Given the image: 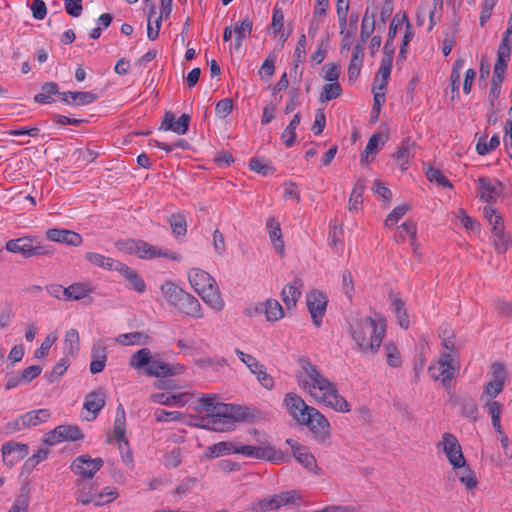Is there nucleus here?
<instances>
[{
	"label": "nucleus",
	"mask_w": 512,
	"mask_h": 512,
	"mask_svg": "<svg viewBox=\"0 0 512 512\" xmlns=\"http://www.w3.org/2000/svg\"><path fill=\"white\" fill-rule=\"evenodd\" d=\"M85 258L90 263H92L98 267L106 268L109 270H117L118 271V269L121 267V262L116 261L109 257H105L98 253H91V252L87 253Z\"/></svg>",
	"instance_id": "nucleus-34"
},
{
	"label": "nucleus",
	"mask_w": 512,
	"mask_h": 512,
	"mask_svg": "<svg viewBox=\"0 0 512 512\" xmlns=\"http://www.w3.org/2000/svg\"><path fill=\"white\" fill-rule=\"evenodd\" d=\"M437 448L441 449L446 455L448 462L454 470L465 465V457L461 445L456 436L451 433H444L442 440L437 443Z\"/></svg>",
	"instance_id": "nucleus-4"
},
{
	"label": "nucleus",
	"mask_w": 512,
	"mask_h": 512,
	"mask_svg": "<svg viewBox=\"0 0 512 512\" xmlns=\"http://www.w3.org/2000/svg\"><path fill=\"white\" fill-rule=\"evenodd\" d=\"M181 296L182 298H180V302L175 308L187 316L193 318H202L203 314L201 312V304L198 299L188 292L181 294Z\"/></svg>",
	"instance_id": "nucleus-20"
},
{
	"label": "nucleus",
	"mask_w": 512,
	"mask_h": 512,
	"mask_svg": "<svg viewBox=\"0 0 512 512\" xmlns=\"http://www.w3.org/2000/svg\"><path fill=\"white\" fill-rule=\"evenodd\" d=\"M387 364L391 367L401 366V355L396 345L392 342L386 343L384 346Z\"/></svg>",
	"instance_id": "nucleus-49"
},
{
	"label": "nucleus",
	"mask_w": 512,
	"mask_h": 512,
	"mask_svg": "<svg viewBox=\"0 0 512 512\" xmlns=\"http://www.w3.org/2000/svg\"><path fill=\"white\" fill-rule=\"evenodd\" d=\"M426 177L430 182H436L442 187L452 188V183L447 179L443 173L437 168H429L426 171Z\"/></svg>",
	"instance_id": "nucleus-51"
},
{
	"label": "nucleus",
	"mask_w": 512,
	"mask_h": 512,
	"mask_svg": "<svg viewBox=\"0 0 512 512\" xmlns=\"http://www.w3.org/2000/svg\"><path fill=\"white\" fill-rule=\"evenodd\" d=\"M279 508L280 506L276 495L264 498L253 506V509L256 512H267L269 510H277Z\"/></svg>",
	"instance_id": "nucleus-54"
},
{
	"label": "nucleus",
	"mask_w": 512,
	"mask_h": 512,
	"mask_svg": "<svg viewBox=\"0 0 512 512\" xmlns=\"http://www.w3.org/2000/svg\"><path fill=\"white\" fill-rule=\"evenodd\" d=\"M416 143L410 138H406L402 141L398 150L392 155V157L398 161L399 167L402 171L407 169L409 159L415 154Z\"/></svg>",
	"instance_id": "nucleus-24"
},
{
	"label": "nucleus",
	"mask_w": 512,
	"mask_h": 512,
	"mask_svg": "<svg viewBox=\"0 0 512 512\" xmlns=\"http://www.w3.org/2000/svg\"><path fill=\"white\" fill-rule=\"evenodd\" d=\"M301 425H307L314 434V438L320 442L326 441L331 433L329 421L314 407H310V411L306 413Z\"/></svg>",
	"instance_id": "nucleus-6"
},
{
	"label": "nucleus",
	"mask_w": 512,
	"mask_h": 512,
	"mask_svg": "<svg viewBox=\"0 0 512 512\" xmlns=\"http://www.w3.org/2000/svg\"><path fill=\"white\" fill-rule=\"evenodd\" d=\"M303 282L299 278H295L291 283L287 284L281 291V298L287 309H292L296 306L297 301L301 296V289Z\"/></svg>",
	"instance_id": "nucleus-21"
},
{
	"label": "nucleus",
	"mask_w": 512,
	"mask_h": 512,
	"mask_svg": "<svg viewBox=\"0 0 512 512\" xmlns=\"http://www.w3.org/2000/svg\"><path fill=\"white\" fill-rule=\"evenodd\" d=\"M266 227L269 232V237L272 242L273 247L281 256L284 255V241L282 239V231L280 227V223L274 219L269 218L266 224Z\"/></svg>",
	"instance_id": "nucleus-28"
},
{
	"label": "nucleus",
	"mask_w": 512,
	"mask_h": 512,
	"mask_svg": "<svg viewBox=\"0 0 512 512\" xmlns=\"http://www.w3.org/2000/svg\"><path fill=\"white\" fill-rule=\"evenodd\" d=\"M49 240L59 243H65L71 246H79L82 243L80 234L66 229L51 228L46 231Z\"/></svg>",
	"instance_id": "nucleus-18"
},
{
	"label": "nucleus",
	"mask_w": 512,
	"mask_h": 512,
	"mask_svg": "<svg viewBox=\"0 0 512 512\" xmlns=\"http://www.w3.org/2000/svg\"><path fill=\"white\" fill-rule=\"evenodd\" d=\"M327 303V296L320 290H312L306 295V305L311 314L312 322L316 327H319L322 323Z\"/></svg>",
	"instance_id": "nucleus-9"
},
{
	"label": "nucleus",
	"mask_w": 512,
	"mask_h": 512,
	"mask_svg": "<svg viewBox=\"0 0 512 512\" xmlns=\"http://www.w3.org/2000/svg\"><path fill=\"white\" fill-rule=\"evenodd\" d=\"M310 395L317 401L325 403L327 406L333 408L336 411H350V405L342 396L338 394L336 386L333 387V391H328L323 395H318L317 392L310 390Z\"/></svg>",
	"instance_id": "nucleus-16"
},
{
	"label": "nucleus",
	"mask_w": 512,
	"mask_h": 512,
	"mask_svg": "<svg viewBox=\"0 0 512 512\" xmlns=\"http://www.w3.org/2000/svg\"><path fill=\"white\" fill-rule=\"evenodd\" d=\"M299 363L301 368L306 373L307 377L311 381V385L309 391L312 390L317 392L318 395H323L328 391H333V387L335 386L332 382H330L326 377H324L308 359L301 358L299 359Z\"/></svg>",
	"instance_id": "nucleus-8"
},
{
	"label": "nucleus",
	"mask_w": 512,
	"mask_h": 512,
	"mask_svg": "<svg viewBox=\"0 0 512 512\" xmlns=\"http://www.w3.org/2000/svg\"><path fill=\"white\" fill-rule=\"evenodd\" d=\"M145 247L139 246V251L135 253V255L139 256L142 259H151L154 257H166L170 258L174 261L180 260V256L175 253H169L167 251H161L157 247L152 246L144 241Z\"/></svg>",
	"instance_id": "nucleus-30"
},
{
	"label": "nucleus",
	"mask_w": 512,
	"mask_h": 512,
	"mask_svg": "<svg viewBox=\"0 0 512 512\" xmlns=\"http://www.w3.org/2000/svg\"><path fill=\"white\" fill-rule=\"evenodd\" d=\"M126 417L125 410L122 404H119L116 411V417L114 420L113 436L118 442L119 448L122 450V445L129 446L128 439L126 438Z\"/></svg>",
	"instance_id": "nucleus-23"
},
{
	"label": "nucleus",
	"mask_w": 512,
	"mask_h": 512,
	"mask_svg": "<svg viewBox=\"0 0 512 512\" xmlns=\"http://www.w3.org/2000/svg\"><path fill=\"white\" fill-rule=\"evenodd\" d=\"M105 404L106 396L102 390L98 389L88 393L85 397L83 407L92 414V417L86 418V420H94L99 412L103 409Z\"/></svg>",
	"instance_id": "nucleus-19"
},
{
	"label": "nucleus",
	"mask_w": 512,
	"mask_h": 512,
	"mask_svg": "<svg viewBox=\"0 0 512 512\" xmlns=\"http://www.w3.org/2000/svg\"><path fill=\"white\" fill-rule=\"evenodd\" d=\"M62 100L68 105H88L97 99V95L91 92L84 91H68L61 93Z\"/></svg>",
	"instance_id": "nucleus-27"
},
{
	"label": "nucleus",
	"mask_w": 512,
	"mask_h": 512,
	"mask_svg": "<svg viewBox=\"0 0 512 512\" xmlns=\"http://www.w3.org/2000/svg\"><path fill=\"white\" fill-rule=\"evenodd\" d=\"M464 65V59L458 58L452 68L450 75V83L452 92L459 93L461 69Z\"/></svg>",
	"instance_id": "nucleus-50"
},
{
	"label": "nucleus",
	"mask_w": 512,
	"mask_h": 512,
	"mask_svg": "<svg viewBox=\"0 0 512 512\" xmlns=\"http://www.w3.org/2000/svg\"><path fill=\"white\" fill-rule=\"evenodd\" d=\"M103 464L102 458H91L90 455L85 454L75 458L70 468L76 475L90 479L101 469Z\"/></svg>",
	"instance_id": "nucleus-11"
},
{
	"label": "nucleus",
	"mask_w": 512,
	"mask_h": 512,
	"mask_svg": "<svg viewBox=\"0 0 512 512\" xmlns=\"http://www.w3.org/2000/svg\"><path fill=\"white\" fill-rule=\"evenodd\" d=\"M184 366L181 364H168L166 362L152 359L149 366L146 367V374L154 377H166L181 374Z\"/></svg>",
	"instance_id": "nucleus-17"
},
{
	"label": "nucleus",
	"mask_w": 512,
	"mask_h": 512,
	"mask_svg": "<svg viewBox=\"0 0 512 512\" xmlns=\"http://www.w3.org/2000/svg\"><path fill=\"white\" fill-rule=\"evenodd\" d=\"M148 339V335L143 332H131L120 335L118 342L123 345H140L146 343Z\"/></svg>",
	"instance_id": "nucleus-48"
},
{
	"label": "nucleus",
	"mask_w": 512,
	"mask_h": 512,
	"mask_svg": "<svg viewBox=\"0 0 512 512\" xmlns=\"http://www.w3.org/2000/svg\"><path fill=\"white\" fill-rule=\"evenodd\" d=\"M410 209V206L408 204H402L397 207H395L386 217L385 219V225L390 226L394 223L398 222L399 219L404 216V214Z\"/></svg>",
	"instance_id": "nucleus-60"
},
{
	"label": "nucleus",
	"mask_w": 512,
	"mask_h": 512,
	"mask_svg": "<svg viewBox=\"0 0 512 512\" xmlns=\"http://www.w3.org/2000/svg\"><path fill=\"white\" fill-rule=\"evenodd\" d=\"M198 295L202 298V300L212 307L215 310H221L224 307V301L221 297V293L217 286L216 281L211 283V285L204 288L203 291H200Z\"/></svg>",
	"instance_id": "nucleus-25"
},
{
	"label": "nucleus",
	"mask_w": 512,
	"mask_h": 512,
	"mask_svg": "<svg viewBox=\"0 0 512 512\" xmlns=\"http://www.w3.org/2000/svg\"><path fill=\"white\" fill-rule=\"evenodd\" d=\"M69 366V362L65 358H61L53 367L52 371L46 374V378L49 383L55 382L60 376H62Z\"/></svg>",
	"instance_id": "nucleus-56"
},
{
	"label": "nucleus",
	"mask_w": 512,
	"mask_h": 512,
	"mask_svg": "<svg viewBox=\"0 0 512 512\" xmlns=\"http://www.w3.org/2000/svg\"><path fill=\"white\" fill-rule=\"evenodd\" d=\"M365 187V180L362 178L358 179L349 197V211L357 212L361 209L363 203L362 195Z\"/></svg>",
	"instance_id": "nucleus-31"
},
{
	"label": "nucleus",
	"mask_w": 512,
	"mask_h": 512,
	"mask_svg": "<svg viewBox=\"0 0 512 512\" xmlns=\"http://www.w3.org/2000/svg\"><path fill=\"white\" fill-rule=\"evenodd\" d=\"M300 121H301V115H300V113H296L294 115L293 119L290 121V123L287 125V127L283 131L281 138L287 147H291L294 145L295 140H296L295 129L300 124Z\"/></svg>",
	"instance_id": "nucleus-39"
},
{
	"label": "nucleus",
	"mask_w": 512,
	"mask_h": 512,
	"mask_svg": "<svg viewBox=\"0 0 512 512\" xmlns=\"http://www.w3.org/2000/svg\"><path fill=\"white\" fill-rule=\"evenodd\" d=\"M218 396L216 394L213 395H204L200 399V404L196 407L198 412H206L204 417H209L211 414V410H214L213 407L217 406L219 402H217Z\"/></svg>",
	"instance_id": "nucleus-52"
},
{
	"label": "nucleus",
	"mask_w": 512,
	"mask_h": 512,
	"mask_svg": "<svg viewBox=\"0 0 512 512\" xmlns=\"http://www.w3.org/2000/svg\"><path fill=\"white\" fill-rule=\"evenodd\" d=\"M341 92L342 88L338 82L325 84L320 94V100L322 102H328L330 100L336 99L341 95Z\"/></svg>",
	"instance_id": "nucleus-47"
},
{
	"label": "nucleus",
	"mask_w": 512,
	"mask_h": 512,
	"mask_svg": "<svg viewBox=\"0 0 512 512\" xmlns=\"http://www.w3.org/2000/svg\"><path fill=\"white\" fill-rule=\"evenodd\" d=\"M66 354L74 356L80 349V337L76 329H70L66 332L64 338Z\"/></svg>",
	"instance_id": "nucleus-38"
},
{
	"label": "nucleus",
	"mask_w": 512,
	"mask_h": 512,
	"mask_svg": "<svg viewBox=\"0 0 512 512\" xmlns=\"http://www.w3.org/2000/svg\"><path fill=\"white\" fill-rule=\"evenodd\" d=\"M118 271L130 282L132 287L138 292L143 293L146 289L144 280L138 275V273L129 268L127 265L121 263V267Z\"/></svg>",
	"instance_id": "nucleus-33"
},
{
	"label": "nucleus",
	"mask_w": 512,
	"mask_h": 512,
	"mask_svg": "<svg viewBox=\"0 0 512 512\" xmlns=\"http://www.w3.org/2000/svg\"><path fill=\"white\" fill-rule=\"evenodd\" d=\"M382 135L380 133H374L368 140L367 146L361 153V163L369 164L374 160V156L378 151V146L381 141Z\"/></svg>",
	"instance_id": "nucleus-35"
},
{
	"label": "nucleus",
	"mask_w": 512,
	"mask_h": 512,
	"mask_svg": "<svg viewBox=\"0 0 512 512\" xmlns=\"http://www.w3.org/2000/svg\"><path fill=\"white\" fill-rule=\"evenodd\" d=\"M161 291L168 303L174 307L180 302L181 294L186 293V291L170 281L165 282L161 286Z\"/></svg>",
	"instance_id": "nucleus-32"
},
{
	"label": "nucleus",
	"mask_w": 512,
	"mask_h": 512,
	"mask_svg": "<svg viewBox=\"0 0 512 512\" xmlns=\"http://www.w3.org/2000/svg\"><path fill=\"white\" fill-rule=\"evenodd\" d=\"M233 109V101L231 98H225L220 101L215 106V113L220 118L227 117Z\"/></svg>",
	"instance_id": "nucleus-63"
},
{
	"label": "nucleus",
	"mask_w": 512,
	"mask_h": 512,
	"mask_svg": "<svg viewBox=\"0 0 512 512\" xmlns=\"http://www.w3.org/2000/svg\"><path fill=\"white\" fill-rule=\"evenodd\" d=\"M254 458L267 460L276 464L287 462V455L281 450L276 449L275 447L267 444L266 446H258L254 447Z\"/></svg>",
	"instance_id": "nucleus-22"
},
{
	"label": "nucleus",
	"mask_w": 512,
	"mask_h": 512,
	"mask_svg": "<svg viewBox=\"0 0 512 512\" xmlns=\"http://www.w3.org/2000/svg\"><path fill=\"white\" fill-rule=\"evenodd\" d=\"M265 314L268 321H278L283 318L284 311L276 299H268L265 304Z\"/></svg>",
	"instance_id": "nucleus-42"
},
{
	"label": "nucleus",
	"mask_w": 512,
	"mask_h": 512,
	"mask_svg": "<svg viewBox=\"0 0 512 512\" xmlns=\"http://www.w3.org/2000/svg\"><path fill=\"white\" fill-rule=\"evenodd\" d=\"M284 403L288 409L289 414L299 424L304 421L306 413H309L311 407L308 406L304 400L295 393H287L284 398Z\"/></svg>",
	"instance_id": "nucleus-15"
},
{
	"label": "nucleus",
	"mask_w": 512,
	"mask_h": 512,
	"mask_svg": "<svg viewBox=\"0 0 512 512\" xmlns=\"http://www.w3.org/2000/svg\"><path fill=\"white\" fill-rule=\"evenodd\" d=\"M352 338L364 353L378 352L385 336L386 324L382 317L356 318L350 324Z\"/></svg>",
	"instance_id": "nucleus-1"
},
{
	"label": "nucleus",
	"mask_w": 512,
	"mask_h": 512,
	"mask_svg": "<svg viewBox=\"0 0 512 512\" xmlns=\"http://www.w3.org/2000/svg\"><path fill=\"white\" fill-rule=\"evenodd\" d=\"M78 486L81 487V489L77 496V501L83 505L92 503L95 500V494L92 492V487L82 481L78 482Z\"/></svg>",
	"instance_id": "nucleus-57"
},
{
	"label": "nucleus",
	"mask_w": 512,
	"mask_h": 512,
	"mask_svg": "<svg viewBox=\"0 0 512 512\" xmlns=\"http://www.w3.org/2000/svg\"><path fill=\"white\" fill-rule=\"evenodd\" d=\"M72 290V297L74 301L81 300L85 298L89 293L92 292V289L88 284L84 283H73L70 285Z\"/></svg>",
	"instance_id": "nucleus-64"
},
{
	"label": "nucleus",
	"mask_w": 512,
	"mask_h": 512,
	"mask_svg": "<svg viewBox=\"0 0 512 512\" xmlns=\"http://www.w3.org/2000/svg\"><path fill=\"white\" fill-rule=\"evenodd\" d=\"M213 409L209 417H202V421L207 420L208 424L213 425V431L223 432L232 430L235 421H243L251 417L250 409L239 405L220 402Z\"/></svg>",
	"instance_id": "nucleus-2"
},
{
	"label": "nucleus",
	"mask_w": 512,
	"mask_h": 512,
	"mask_svg": "<svg viewBox=\"0 0 512 512\" xmlns=\"http://www.w3.org/2000/svg\"><path fill=\"white\" fill-rule=\"evenodd\" d=\"M189 282L196 293L203 291L205 287L214 283L215 279L201 269H191L188 275Z\"/></svg>",
	"instance_id": "nucleus-26"
},
{
	"label": "nucleus",
	"mask_w": 512,
	"mask_h": 512,
	"mask_svg": "<svg viewBox=\"0 0 512 512\" xmlns=\"http://www.w3.org/2000/svg\"><path fill=\"white\" fill-rule=\"evenodd\" d=\"M80 428L76 425H59L44 436V443L55 445L61 441H77L83 439Z\"/></svg>",
	"instance_id": "nucleus-10"
},
{
	"label": "nucleus",
	"mask_w": 512,
	"mask_h": 512,
	"mask_svg": "<svg viewBox=\"0 0 512 512\" xmlns=\"http://www.w3.org/2000/svg\"><path fill=\"white\" fill-rule=\"evenodd\" d=\"M36 241L33 237H21L18 239L9 240L5 248L11 253H20L25 258L34 256L49 255L52 253V249L47 245H34Z\"/></svg>",
	"instance_id": "nucleus-3"
},
{
	"label": "nucleus",
	"mask_w": 512,
	"mask_h": 512,
	"mask_svg": "<svg viewBox=\"0 0 512 512\" xmlns=\"http://www.w3.org/2000/svg\"><path fill=\"white\" fill-rule=\"evenodd\" d=\"M479 197L487 203H495L504 192V184L489 177H479L477 180Z\"/></svg>",
	"instance_id": "nucleus-12"
},
{
	"label": "nucleus",
	"mask_w": 512,
	"mask_h": 512,
	"mask_svg": "<svg viewBox=\"0 0 512 512\" xmlns=\"http://www.w3.org/2000/svg\"><path fill=\"white\" fill-rule=\"evenodd\" d=\"M168 221L174 235L184 236L187 233V222L183 215L174 213L169 217Z\"/></svg>",
	"instance_id": "nucleus-45"
},
{
	"label": "nucleus",
	"mask_w": 512,
	"mask_h": 512,
	"mask_svg": "<svg viewBox=\"0 0 512 512\" xmlns=\"http://www.w3.org/2000/svg\"><path fill=\"white\" fill-rule=\"evenodd\" d=\"M458 369L459 367L453 364V356L451 354L441 353L437 365L429 367V372L434 380L440 381L448 389Z\"/></svg>",
	"instance_id": "nucleus-5"
},
{
	"label": "nucleus",
	"mask_w": 512,
	"mask_h": 512,
	"mask_svg": "<svg viewBox=\"0 0 512 512\" xmlns=\"http://www.w3.org/2000/svg\"><path fill=\"white\" fill-rule=\"evenodd\" d=\"M391 70H392V65H389L387 70H383V63H381V67L373 81V87H372L373 92H375V90L385 92V89H386V86L388 83V79L391 74Z\"/></svg>",
	"instance_id": "nucleus-46"
},
{
	"label": "nucleus",
	"mask_w": 512,
	"mask_h": 512,
	"mask_svg": "<svg viewBox=\"0 0 512 512\" xmlns=\"http://www.w3.org/2000/svg\"><path fill=\"white\" fill-rule=\"evenodd\" d=\"M375 15V11L370 13L369 9H366L364 13L360 33V37L363 42H365L370 37L375 29Z\"/></svg>",
	"instance_id": "nucleus-43"
},
{
	"label": "nucleus",
	"mask_w": 512,
	"mask_h": 512,
	"mask_svg": "<svg viewBox=\"0 0 512 512\" xmlns=\"http://www.w3.org/2000/svg\"><path fill=\"white\" fill-rule=\"evenodd\" d=\"M491 233L493 235V244L496 251L500 254L505 253L512 245V237L505 232L502 216L495 218V221L491 225Z\"/></svg>",
	"instance_id": "nucleus-13"
},
{
	"label": "nucleus",
	"mask_w": 512,
	"mask_h": 512,
	"mask_svg": "<svg viewBox=\"0 0 512 512\" xmlns=\"http://www.w3.org/2000/svg\"><path fill=\"white\" fill-rule=\"evenodd\" d=\"M461 471L457 473L458 479L468 490L476 488L478 481L474 471L469 467L465 461V465L462 466Z\"/></svg>",
	"instance_id": "nucleus-40"
},
{
	"label": "nucleus",
	"mask_w": 512,
	"mask_h": 512,
	"mask_svg": "<svg viewBox=\"0 0 512 512\" xmlns=\"http://www.w3.org/2000/svg\"><path fill=\"white\" fill-rule=\"evenodd\" d=\"M252 21L249 18H246L241 21L240 24L236 23L234 27V31L236 33V42L242 41L247 35H250L252 32Z\"/></svg>",
	"instance_id": "nucleus-58"
},
{
	"label": "nucleus",
	"mask_w": 512,
	"mask_h": 512,
	"mask_svg": "<svg viewBox=\"0 0 512 512\" xmlns=\"http://www.w3.org/2000/svg\"><path fill=\"white\" fill-rule=\"evenodd\" d=\"M185 396L186 394L170 395L168 393H156L152 394L150 399L155 403L170 405L172 403H180L182 398Z\"/></svg>",
	"instance_id": "nucleus-53"
},
{
	"label": "nucleus",
	"mask_w": 512,
	"mask_h": 512,
	"mask_svg": "<svg viewBox=\"0 0 512 512\" xmlns=\"http://www.w3.org/2000/svg\"><path fill=\"white\" fill-rule=\"evenodd\" d=\"M1 452L3 463L7 466H13L28 455V445L9 441L2 445Z\"/></svg>",
	"instance_id": "nucleus-14"
},
{
	"label": "nucleus",
	"mask_w": 512,
	"mask_h": 512,
	"mask_svg": "<svg viewBox=\"0 0 512 512\" xmlns=\"http://www.w3.org/2000/svg\"><path fill=\"white\" fill-rule=\"evenodd\" d=\"M392 310L395 313L398 323L401 328L408 329L409 319L405 309V304L400 298H395L392 301Z\"/></svg>",
	"instance_id": "nucleus-44"
},
{
	"label": "nucleus",
	"mask_w": 512,
	"mask_h": 512,
	"mask_svg": "<svg viewBox=\"0 0 512 512\" xmlns=\"http://www.w3.org/2000/svg\"><path fill=\"white\" fill-rule=\"evenodd\" d=\"M461 413L474 421L477 419L478 406L473 399L464 398L461 400Z\"/></svg>",
	"instance_id": "nucleus-55"
},
{
	"label": "nucleus",
	"mask_w": 512,
	"mask_h": 512,
	"mask_svg": "<svg viewBox=\"0 0 512 512\" xmlns=\"http://www.w3.org/2000/svg\"><path fill=\"white\" fill-rule=\"evenodd\" d=\"M50 417V412L47 409H40L37 411H30L22 415V424L27 428L36 426L39 423L45 422Z\"/></svg>",
	"instance_id": "nucleus-37"
},
{
	"label": "nucleus",
	"mask_w": 512,
	"mask_h": 512,
	"mask_svg": "<svg viewBox=\"0 0 512 512\" xmlns=\"http://www.w3.org/2000/svg\"><path fill=\"white\" fill-rule=\"evenodd\" d=\"M306 56V36L302 34L297 42L295 52H294V68L296 69L299 65V63L303 62L305 60Z\"/></svg>",
	"instance_id": "nucleus-59"
},
{
	"label": "nucleus",
	"mask_w": 512,
	"mask_h": 512,
	"mask_svg": "<svg viewBox=\"0 0 512 512\" xmlns=\"http://www.w3.org/2000/svg\"><path fill=\"white\" fill-rule=\"evenodd\" d=\"M236 444L231 441H222L208 446L204 453L205 459H213L235 453Z\"/></svg>",
	"instance_id": "nucleus-29"
},
{
	"label": "nucleus",
	"mask_w": 512,
	"mask_h": 512,
	"mask_svg": "<svg viewBox=\"0 0 512 512\" xmlns=\"http://www.w3.org/2000/svg\"><path fill=\"white\" fill-rule=\"evenodd\" d=\"M151 360V351L148 348H142L131 356L130 365L136 369H146V367L149 366Z\"/></svg>",
	"instance_id": "nucleus-41"
},
{
	"label": "nucleus",
	"mask_w": 512,
	"mask_h": 512,
	"mask_svg": "<svg viewBox=\"0 0 512 512\" xmlns=\"http://www.w3.org/2000/svg\"><path fill=\"white\" fill-rule=\"evenodd\" d=\"M295 459L303 465L306 469L315 474H318V466L315 457L309 452L308 448L303 446L301 450H298L293 454Z\"/></svg>",
	"instance_id": "nucleus-36"
},
{
	"label": "nucleus",
	"mask_w": 512,
	"mask_h": 512,
	"mask_svg": "<svg viewBox=\"0 0 512 512\" xmlns=\"http://www.w3.org/2000/svg\"><path fill=\"white\" fill-rule=\"evenodd\" d=\"M75 155H76L77 162H79L83 165H87L89 163L94 162L99 154H98V152H96L90 148H86L85 150H77L75 152Z\"/></svg>",
	"instance_id": "nucleus-61"
},
{
	"label": "nucleus",
	"mask_w": 512,
	"mask_h": 512,
	"mask_svg": "<svg viewBox=\"0 0 512 512\" xmlns=\"http://www.w3.org/2000/svg\"><path fill=\"white\" fill-rule=\"evenodd\" d=\"M491 369L492 379L485 384L481 399L486 398V400H494L504 389L505 381L507 379V371L504 364L494 362Z\"/></svg>",
	"instance_id": "nucleus-7"
},
{
	"label": "nucleus",
	"mask_w": 512,
	"mask_h": 512,
	"mask_svg": "<svg viewBox=\"0 0 512 512\" xmlns=\"http://www.w3.org/2000/svg\"><path fill=\"white\" fill-rule=\"evenodd\" d=\"M254 375H256L259 383L267 390H272L274 387L273 377L266 372L265 366L262 364V367L259 368Z\"/></svg>",
	"instance_id": "nucleus-62"
}]
</instances>
